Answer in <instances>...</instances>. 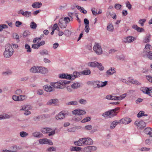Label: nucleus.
<instances>
[{
	"label": "nucleus",
	"mask_w": 152,
	"mask_h": 152,
	"mask_svg": "<svg viewBox=\"0 0 152 152\" xmlns=\"http://www.w3.org/2000/svg\"><path fill=\"white\" fill-rule=\"evenodd\" d=\"M80 72L75 71L71 75H68V74H60L59 75V77L60 78L74 80L76 78L80 77Z\"/></svg>",
	"instance_id": "obj_1"
},
{
	"label": "nucleus",
	"mask_w": 152,
	"mask_h": 152,
	"mask_svg": "<svg viewBox=\"0 0 152 152\" xmlns=\"http://www.w3.org/2000/svg\"><path fill=\"white\" fill-rule=\"evenodd\" d=\"M70 81H68L64 80L55 83H52L50 85L53 86L54 89V88L63 89L64 88L65 84L70 83Z\"/></svg>",
	"instance_id": "obj_2"
},
{
	"label": "nucleus",
	"mask_w": 152,
	"mask_h": 152,
	"mask_svg": "<svg viewBox=\"0 0 152 152\" xmlns=\"http://www.w3.org/2000/svg\"><path fill=\"white\" fill-rule=\"evenodd\" d=\"M13 50L11 45L7 44L5 47V51L4 53V55L5 57L9 58L13 54Z\"/></svg>",
	"instance_id": "obj_3"
},
{
	"label": "nucleus",
	"mask_w": 152,
	"mask_h": 152,
	"mask_svg": "<svg viewBox=\"0 0 152 152\" xmlns=\"http://www.w3.org/2000/svg\"><path fill=\"white\" fill-rule=\"evenodd\" d=\"M93 49L94 52L97 55H100L102 53V50L101 45L98 43H95Z\"/></svg>",
	"instance_id": "obj_4"
},
{
	"label": "nucleus",
	"mask_w": 152,
	"mask_h": 152,
	"mask_svg": "<svg viewBox=\"0 0 152 152\" xmlns=\"http://www.w3.org/2000/svg\"><path fill=\"white\" fill-rule=\"evenodd\" d=\"M97 148L95 146H88L83 148L81 152H91L95 151Z\"/></svg>",
	"instance_id": "obj_5"
},
{
	"label": "nucleus",
	"mask_w": 152,
	"mask_h": 152,
	"mask_svg": "<svg viewBox=\"0 0 152 152\" xmlns=\"http://www.w3.org/2000/svg\"><path fill=\"white\" fill-rule=\"evenodd\" d=\"M56 128L53 130L50 128L45 127L41 128V131L42 133H55L58 132V131H56Z\"/></svg>",
	"instance_id": "obj_6"
},
{
	"label": "nucleus",
	"mask_w": 152,
	"mask_h": 152,
	"mask_svg": "<svg viewBox=\"0 0 152 152\" xmlns=\"http://www.w3.org/2000/svg\"><path fill=\"white\" fill-rule=\"evenodd\" d=\"M39 143L41 144H49L50 145H53V142L51 140L47 138L40 139L39 140Z\"/></svg>",
	"instance_id": "obj_7"
},
{
	"label": "nucleus",
	"mask_w": 152,
	"mask_h": 152,
	"mask_svg": "<svg viewBox=\"0 0 152 152\" xmlns=\"http://www.w3.org/2000/svg\"><path fill=\"white\" fill-rule=\"evenodd\" d=\"M134 124L137 126L140 129L143 128L146 126V123L142 121H136L135 122Z\"/></svg>",
	"instance_id": "obj_8"
},
{
	"label": "nucleus",
	"mask_w": 152,
	"mask_h": 152,
	"mask_svg": "<svg viewBox=\"0 0 152 152\" xmlns=\"http://www.w3.org/2000/svg\"><path fill=\"white\" fill-rule=\"evenodd\" d=\"M86 112L85 111L82 110L76 109L72 112L74 115H83L85 114Z\"/></svg>",
	"instance_id": "obj_9"
},
{
	"label": "nucleus",
	"mask_w": 152,
	"mask_h": 152,
	"mask_svg": "<svg viewBox=\"0 0 152 152\" xmlns=\"http://www.w3.org/2000/svg\"><path fill=\"white\" fill-rule=\"evenodd\" d=\"M86 137L79 139L78 141L74 142V144L76 145L79 146L85 145V140Z\"/></svg>",
	"instance_id": "obj_10"
},
{
	"label": "nucleus",
	"mask_w": 152,
	"mask_h": 152,
	"mask_svg": "<svg viewBox=\"0 0 152 152\" xmlns=\"http://www.w3.org/2000/svg\"><path fill=\"white\" fill-rule=\"evenodd\" d=\"M66 115V114L65 113L61 112L58 115H56L55 118L57 120L63 119L65 118Z\"/></svg>",
	"instance_id": "obj_11"
},
{
	"label": "nucleus",
	"mask_w": 152,
	"mask_h": 152,
	"mask_svg": "<svg viewBox=\"0 0 152 152\" xmlns=\"http://www.w3.org/2000/svg\"><path fill=\"white\" fill-rule=\"evenodd\" d=\"M112 110H109L106 111L104 113L102 114V116L105 118H106L108 117L110 118H112L114 117L113 114L112 113Z\"/></svg>",
	"instance_id": "obj_12"
},
{
	"label": "nucleus",
	"mask_w": 152,
	"mask_h": 152,
	"mask_svg": "<svg viewBox=\"0 0 152 152\" xmlns=\"http://www.w3.org/2000/svg\"><path fill=\"white\" fill-rule=\"evenodd\" d=\"M58 25L61 28H64L66 27L67 24L64 21L62 18L59 20Z\"/></svg>",
	"instance_id": "obj_13"
},
{
	"label": "nucleus",
	"mask_w": 152,
	"mask_h": 152,
	"mask_svg": "<svg viewBox=\"0 0 152 152\" xmlns=\"http://www.w3.org/2000/svg\"><path fill=\"white\" fill-rule=\"evenodd\" d=\"M136 38L132 36H129L124 39V42L125 43H131L133 42Z\"/></svg>",
	"instance_id": "obj_14"
},
{
	"label": "nucleus",
	"mask_w": 152,
	"mask_h": 152,
	"mask_svg": "<svg viewBox=\"0 0 152 152\" xmlns=\"http://www.w3.org/2000/svg\"><path fill=\"white\" fill-rule=\"evenodd\" d=\"M48 70L47 68L43 67H39V72L42 74H45L48 73Z\"/></svg>",
	"instance_id": "obj_15"
},
{
	"label": "nucleus",
	"mask_w": 152,
	"mask_h": 152,
	"mask_svg": "<svg viewBox=\"0 0 152 152\" xmlns=\"http://www.w3.org/2000/svg\"><path fill=\"white\" fill-rule=\"evenodd\" d=\"M93 144V141L92 139L89 137H86L85 140V145H91Z\"/></svg>",
	"instance_id": "obj_16"
},
{
	"label": "nucleus",
	"mask_w": 152,
	"mask_h": 152,
	"mask_svg": "<svg viewBox=\"0 0 152 152\" xmlns=\"http://www.w3.org/2000/svg\"><path fill=\"white\" fill-rule=\"evenodd\" d=\"M51 85H47L44 86L45 89L47 92H50L54 90V88Z\"/></svg>",
	"instance_id": "obj_17"
},
{
	"label": "nucleus",
	"mask_w": 152,
	"mask_h": 152,
	"mask_svg": "<svg viewBox=\"0 0 152 152\" xmlns=\"http://www.w3.org/2000/svg\"><path fill=\"white\" fill-rule=\"evenodd\" d=\"M39 66H34L32 67L30 69L31 72L32 73L39 72Z\"/></svg>",
	"instance_id": "obj_18"
},
{
	"label": "nucleus",
	"mask_w": 152,
	"mask_h": 152,
	"mask_svg": "<svg viewBox=\"0 0 152 152\" xmlns=\"http://www.w3.org/2000/svg\"><path fill=\"white\" fill-rule=\"evenodd\" d=\"M58 101V99H51L47 102V104L50 105L53 104H54L57 103Z\"/></svg>",
	"instance_id": "obj_19"
},
{
	"label": "nucleus",
	"mask_w": 152,
	"mask_h": 152,
	"mask_svg": "<svg viewBox=\"0 0 152 152\" xmlns=\"http://www.w3.org/2000/svg\"><path fill=\"white\" fill-rule=\"evenodd\" d=\"M132 27L133 28L136 30L138 32H141L145 31L144 29L138 27L137 25H134Z\"/></svg>",
	"instance_id": "obj_20"
},
{
	"label": "nucleus",
	"mask_w": 152,
	"mask_h": 152,
	"mask_svg": "<svg viewBox=\"0 0 152 152\" xmlns=\"http://www.w3.org/2000/svg\"><path fill=\"white\" fill-rule=\"evenodd\" d=\"M42 5L41 2H35L32 5V7L34 8H40Z\"/></svg>",
	"instance_id": "obj_21"
},
{
	"label": "nucleus",
	"mask_w": 152,
	"mask_h": 152,
	"mask_svg": "<svg viewBox=\"0 0 152 152\" xmlns=\"http://www.w3.org/2000/svg\"><path fill=\"white\" fill-rule=\"evenodd\" d=\"M128 80L130 83L132 84H136L138 85H139L141 84V83L138 81L132 79L130 77L129 78Z\"/></svg>",
	"instance_id": "obj_22"
},
{
	"label": "nucleus",
	"mask_w": 152,
	"mask_h": 152,
	"mask_svg": "<svg viewBox=\"0 0 152 152\" xmlns=\"http://www.w3.org/2000/svg\"><path fill=\"white\" fill-rule=\"evenodd\" d=\"M115 72L114 70V68H111L107 70L106 72V74L107 75H112Z\"/></svg>",
	"instance_id": "obj_23"
},
{
	"label": "nucleus",
	"mask_w": 152,
	"mask_h": 152,
	"mask_svg": "<svg viewBox=\"0 0 152 152\" xmlns=\"http://www.w3.org/2000/svg\"><path fill=\"white\" fill-rule=\"evenodd\" d=\"M92 84L94 88H99L100 86V81H94L92 82Z\"/></svg>",
	"instance_id": "obj_24"
},
{
	"label": "nucleus",
	"mask_w": 152,
	"mask_h": 152,
	"mask_svg": "<svg viewBox=\"0 0 152 152\" xmlns=\"http://www.w3.org/2000/svg\"><path fill=\"white\" fill-rule=\"evenodd\" d=\"M12 73V71L10 69H7L6 71L2 73V75L4 76H7L11 75Z\"/></svg>",
	"instance_id": "obj_25"
},
{
	"label": "nucleus",
	"mask_w": 152,
	"mask_h": 152,
	"mask_svg": "<svg viewBox=\"0 0 152 152\" xmlns=\"http://www.w3.org/2000/svg\"><path fill=\"white\" fill-rule=\"evenodd\" d=\"M98 63L96 61L90 62L88 63V65L91 67H95L97 66Z\"/></svg>",
	"instance_id": "obj_26"
},
{
	"label": "nucleus",
	"mask_w": 152,
	"mask_h": 152,
	"mask_svg": "<svg viewBox=\"0 0 152 152\" xmlns=\"http://www.w3.org/2000/svg\"><path fill=\"white\" fill-rule=\"evenodd\" d=\"M76 7L81 12L84 14L87 13V11L85 10L83 7H81L78 5H76Z\"/></svg>",
	"instance_id": "obj_27"
},
{
	"label": "nucleus",
	"mask_w": 152,
	"mask_h": 152,
	"mask_svg": "<svg viewBox=\"0 0 152 152\" xmlns=\"http://www.w3.org/2000/svg\"><path fill=\"white\" fill-rule=\"evenodd\" d=\"M10 118V116L6 113H4L0 115V120L6 119H9Z\"/></svg>",
	"instance_id": "obj_28"
},
{
	"label": "nucleus",
	"mask_w": 152,
	"mask_h": 152,
	"mask_svg": "<svg viewBox=\"0 0 152 152\" xmlns=\"http://www.w3.org/2000/svg\"><path fill=\"white\" fill-rule=\"evenodd\" d=\"M149 88H147L145 87H143L141 88V90L144 93L148 94L149 93Z\"/></svg>",
	"instance_id": "obj_29"
},
{
	"label": "nucleus",
	"mask_w": 152,
	"mask_h": 152,
	"mask_svg": "<svg viewBox=\"0 0 152 152\" xmlns=\"http://www.w3.org/2000/svg\"><path fill=\"white\" fill-rule=\"evenodd\" d=\"M12 38L17 40V42H20V40L19 38V36L18 34L16 33H14L12 34Z\"/></svg>",
	"instance_id": "obj_30"
},
{
	"label": "nucleus",
	"mask_w": 152,
	"mask_h": 152,
	"mask_svg": "<svg viewBox=\"0 0 152 152\" xmlns=\"http://www.w3.org/2000/svg\"><path fill=\"white\" fill-rule=\"evenodd\" d=\"M151 47V46L149 44H147L145 46V48H144L143 50V53L146 54L147 53L149 52V50H147V49H150V48Z\"/></svg>",
	"instance_id": "obj_31"
},
{
	"label": "nucleus",
	"mask_w": 152,
	"mask_h": 152,
	"mask_svg": "<svg viewBox=\"0 0 152 152\" xmlns=\"http://www.w3.org/2000/svg\"><path fill=\"white\" fill-rule=\"evenodd\" d=\"M119 123L118 121H113L111 124L110 128L111 129H113L115 127L116 125Z\"/></svg>",
	"instance_id": "obj_32"
},
{
	"label": "nucleus",
	"mask_w": 152,
	"mask_h": 152,
	"mask_svg": "<svg viewBox=\"0 0 152 152\" xmlns=\"http://www.w3.org/2000/svg\"><path fill=\"white\" fill-rule=\"evenodd\" d=\"M78 102L76 101H71L68 102L66 103V104L67 105H78Z\"/></svg>",
	"instance_id": "obj_33"
},
{
	"label": "nucleus",
	"mask_w": 152,
	"mask_h": 152,
	"mask_svg": "<svg viewBox=\"0 0 152 152\" xmlns=\"http://www.w3.org/2000/svg\"><path fill=\"white\" fill-rule=\"evenodd\" d=\"M151 38V35L148 34L147 35L145 38L144 39L143 42L144 43H148L149 42Z\"/></svg>",
	"instance_id": "obj_34"
},
{
	"label": "nucleus",
	"mask_w": 152,
	"mask_h": 152,
	"mask_svg": "<svg viewBox=\"0 0 152 152\" xmlns=\"http://www.w3.org/2000/svg\"><path fill=\"white\" fill-rule=\"evenodd\" d=\"M39 53L42 56L48 55H49L48 51L46 49H44L41 50Z\"/></svg>",
	"instance_id": "obj_35"
},
{
	"label": "nucleus",
	"mask_w": 152,
	"mask_h": 152,
	"mask_svg": "<svg viewBox=\"0 0 152 152\" xmlns=\"http://www.w3.org/2000/svg\"><path fill=\"white\" fill-rule=\"evenodd\" d=\"M80 83L76 82L75 83L71 85V87L73 88H77L80 87Z\"/></svg>",
	"instance_id": "obj_36"
},
{
	"label": "nucleus",
	"mask_w": 152,
	"mask_h": 152,
	"mask_svg": "<svg viewBox=\"0 0 152 152\" xmlns=\"http://www.w3.org/2000/svg\"><path fill=\"white\" fill-rule=\"evenodd\" d=\"M31 13L30 12L26 11L24 12L23 16H25L26 18H29L31 17Z\"/></svg>",
	"instance_id": "obj_37"
},
{
	"label": "nucleus",
	"mask_w": 152,
	"mask_h": 152,
	"mask_svg": "<svg viewBox=\"0 0 152 152\" xmlns=\"http://www.w3.org/2000/svg\"><path fill=\"white\" fill-rule=\"evenodd\" d=\"M144 132L145 133H152V129L150 127H147L144 129Z\"/></svg>",
	"instance_id": "obj_38"
},
{
	"label": "nucleus",
	"mask_w": 152,
	"mask_h": 152,
	"mask_svg": "<svg viewBox=\"0 0 152 152\" xmlns=\"http://www.w3.org/2000/svg\"><path fill=\"white\" fill-rule=\"evenodd\" d=\"M119 109V107H116L114 109H112L110 110H112V113L113 114L114 116L116 115L118 112H117V111Z\"/></svg>",
	"instance_id": "obj_39"
},
{
	"label": "nucleus",
	"mask_w": 152,
	"mask_h": 152,
	"mask_svg": "<svg viewBox=\"0 0 152 152\" xmlns=\"http://www.w3.org/2000/svg\"><path fill=\"white\" fill-rule=\"evenodd\" d=\"M30 27L31 29H35L37 27V25L34 22H32L30 23Z\"/></svg>",
	"instance_id": "obj_40"
},
{
	"label": "nucleus",
	"mask_w": 152,
	"mask_h": 152,
	"mask_svg": "<svg viewBox=\"0 0 152 152\" xmlns=\"http://www.w3.org/2000/svg\"><path fill=\"white\" fill-rule=\"evenodd\" d=\"M82 149L80 147H72L71 148V151H80L82 150Z\"/></svg>",
	"instance_id": "obj_41"
},
{
	"label": "nucleus",
	"mask_w": 152,
	"mask_h": 152,
	"mask_svg": "<svg viewBox=\"0 0 152 152\" xmlns=\"http://www.w3.org/2000/svg\"><path fill=\"white\" fill-rule=\"evenodd\" d=\"M19 96V101H23L26 99L27 98V97L24 95H20Z\"/></svg>",
	"instance_id": "obj_42"
},
{
	"label": "nucleus",
	"mask_w": 152,
	"mask_h": 152,
	"mask_svg": "<svg viewBox=\"0 0 152 152\" xmlns=\"http://www.w3.org/2000/svg\"><path fill=\"white\" fill-rule=\"evenodd\" d=\"M91 72L90 70L87 69L86 70H83L82 72V74L85 75H88L91 74Z\"/></svg>",
	"instance_id": "obj_43"
},
{
	"label": "nucleus",
	"mask_w": 152,
	"mask_h": 152,
	"mask_svg": "<svg viewBox=\"0 0 152 152\" xmlns=\"http://www.w3.org/2000/svg\"><path fill=\"white\" fill-rule=\"evenodd\" d=\"M100 71H103L104 69V67L101 64L99 63H98V64L96 66Z\"/></svg>",
	"instance_id": "obj_44"
},
{
	"label": "nucleus",
	"mask_w": 152,
	"mask_h": 152,
	"mask_svg": "<svg viewBox=\"0 0 152 152\" xmlns=\"http://www.w3.org/2000/svg\"><path fill=\"white\" fill-rule=\"evenodd\" d=\"M116 58L120 60H124L125 58L124 56L123 55H117L116 56Z\"/></svg>",
	"instance_id": "obj_45"
},
{
	"label": "nucleus",
	"mask_w": 152,
	"mask_h": 152,
	"mask_svg": "<svg viewBox=\"0 0 152 152\" xmlns=\"http://www.w3.org/2000/svg\"><path fill=\"white\" fill-rule=\"evenodd\" d=\"M25 48L27 50V52L28 53L30 52L31 51V49L30 46L27 44H26L25 45Z\"/></svg>",
	"instance_id": "obj_46"
},
{
	"label": "nucleus",
	"mask_w": 152,
	"mask_h": 152,
	"mask_svg": "<svg viewBox=\"0 0 152 152\" xmlns=\"http://www.w3.org/2000/svg\"><path fill=\"white\" fill-rule=\"evenodd\" d=\"M79 102L82 104L85 105L87 103V101L86 99H81L79 101Z\"/></svg>",
	"instance_id": "obj_47"
},
{
	"label": "nucleus",
	"mask_w": 152,
	"mask_h": 152,
	"mask_svg": "<svg viewBox=\"0 0 152 152\" xmlns=\"http://www.w3.org/2000/svg\"><path fill=\"white\" fill-rule=\"evenodd\" d=\"M124 118V121H125V124H128L132 121V120L130 118Z\"/></svg>",
	"instance_id": "obj_48"
},
{
	"label": "nucleus",
	"mask_w": 152,
	"mask_h": 152,
	"mask_svg": "<svg viewBox=\"0 0 152 152\" xmlns=\"http://www.w3.org/2000/svg\"><path fill=\"white\" fill-rule=\"evenodd\" d=\"M113 27L112 24L108 25L107 27V29L109 31H113Z\"/></svg>",
	"instance_id": "obj_49"
},
{
	"label": "nucleus",
	"mask_w": 152,
	"mask_h": 152,
	"mask_svg": "<svg viewBox=\"0 0 152 152\" xmlns=\"http://www.w3.org/2000/svg\"><path fill=\"white\" fill-rule=\"evenodd\" d=\"M8 27V26L6 24H1L0 25V31H2L3 29L7 28Z\"/></svg>",
	"instance_id": "obj_50"
},
{
	"label": "nucleus",
	"mask_w": 152,
	"mask_h": 152,
	"mask_svg": "<svg viewBox=\"0 0 152 152\" xmlns=\"http://www.w3.org/2000/svg\"><path fill=\"white\" fill-rule=\"evenodd\" d=\"M146 20L145 19H140L139 20L138 23L140 24L141 26H144V23L146 22Z\"/></svg>",
	"instance_id": "obj_51"
},
{
	"label": "nucleus",
	"mask_w": 152,
	"mask_h": 152,
	"mask_svg": "<svg viewBox=\"0 0 152 152\" xmlns=\"http://www.w3.org/2000/svg\"><path fill=\"white\" fill-rule=\"evenodd\" d=\"M91 118L89 117H86V118L82 120L81 121V122L82 123H85L91 120Z\"/></svg>",
	"instance_id": "obj_52"
},
{
	"label": "nucleus",
	"mask_w": 152,
	"mask_h": 152,
	"mask_svg": "<svg viewBox=\"0 0 152 152\" xmlns=\"http://www.w3.org/2000/svg\"><path fill=\"white\" fill-rule=\"evenodd\" d=\"M64 34L66 37H69L71 33L68 30H66L64 31Z\"/></svg>",
	"instance_id": "obj_53"
},
{
	"label": "nucleus",
	"mask_w": 152,
	"mask_h": 152,
	"mask_svg": "<svg viewBox=\"0 0 152 152\" xmlns=\"http://www.w3.org/2000/svg\"><path fill=\"white\" fill-rule=\"evenodd\" d=\"M145 112L144 111H140L137 115V116L138 118L141 117L142 116H144Z\"/></svg>",
	"instance_id": "obj_54"
},
{
	"label": "nucleus",
	"mask_w": 152,
	"mask_h": 152,
	"mask_svg": "<svg viewBox=\"0 0 152 152\" xmlns=\"http://www.w3.org/2000/svg\"><path fill=\"white\" fill-rule=\"evenodd\" d=\"M100 86L101 87H102L106 86L107 84V81H105L103 82H102L100 81Z\"/></svg>",
	"instance_id": "obj_55"
},
{
	"label": "nucleus",
	"mask_w": 152,
	"mask_h": 152,
	"mask_svg": "<svg viewBox=\"0 0 152 152\" xmlns=\"http://www.w3.org/2000/svg\"><path fill=\"white\" fill-rule=\"evenodd\" d=\"M146 55L149 59L152 60V51L148 52Z\"/></svg>",
	"instance_id": "obj_56"
},
{
	"label": "nucleus",
	"mask_w": 152,
	"mask_h": 152,
	"mask_svg": "<svg viewBox=\"0 0 152 152\" xmlns=\"http://www.w3.org/2000/svg\"><path fill=\"white\" fill-rule=\"evenodd\" d=\"M122 7V5L119 4H115V5L114 7L117 10H119L121 9Z\"/></svg>",
	"instance_id": "obj_57"
},
{
	"label": "nucleus",
	"mask_w": 152,
	"mask_h": 152,
	"mask_svg": "<svg viewBox=\"0 0 152 152\" xmlns=\"http://www.w3.org/2000/svg\"><path fill=\"white\" fill-rule=\"evenodd\" d=\"M45 42L44 40L38 43V47H40L41 46L43 45H45Z\"/></svg>",
	"instance_id": "obj_58"
},
{
	"label": "nucleus",
	"mask_w": 152,
	"mask_h": 152,
	"mask_svg": "<svg viewBox=\"0 0 152 152\" xmlns=\"http://www.w3.org/2000/svg\"><path fill=\"white\" fill-rule=\"evenodd\" d=\"M12 99L15 101H19V96L16 95H13L12 96Z\"/></svg>",
	"instance_id": "obj_59"
},
{
	"label": "nucleus",
	"mask_w": 152,
	"mask_h": 152,
	"mask_svg": "<svg viewBox=\"0 0 152 152\" xmlns=\"http://www.w3.org/2000/svg\"><path fill=\"white\" fill-rule=\"evenodd\" d=\"M84 29L85 32L88 33L90 30L89 25H85Z\"/></svg>",
	"instance_id": "obj_60"
},
{
	"label": "nucleus",
	"mask_w": 152,
	"mask_h": 152,
	"mask_svg": "<svg viewBox=\"0 0 152 152\" xmlns=\"http://www.w3.org/2000/svg\"><path fill=\"white\" fill-rule=\"evenodd\" d=\"M33 136L37 137H40L42 136V134H33Z\"/></svg>",
	"instance_id": "obj_61"
},
{
	"label": "nucleus",
	"mask_w": 152,
	"mask_h": 152,
	"mask_svg": "<svg viewBox=\"0 0 152 152\" xmlns=\"http://www.w3.org/2000/svg\"><path fill=\"white\" fill-rule=\"evenodd\" d=\"M126 7H127L129 10H130L132 8V5L130 3L129 1H127V2L126 4Z\"/></svg>",
	"instance_id": "obj_62"
},
{
	"label": "nucleus",
	"mask_w": 152,
	"mask_h": 152,
	"mask_svg": "<svg viewBox=\"0 0 152 152\" xmlns=\"http://www.w3.org/2000/svg\"><path fill=\"white\" fill-rule=\"evenodd\" d=\"M5 37L2 35H0V43L3 42L5 39Z\"/></svg>",
	"instance_id": "obj_63"
},
{
	"label": "nucleus",
	"mask_w": 152,
	"mask_h": 152,
	"mask_svg": "<svg viewBox=\"0 0 152 152\" xmlns=\"http://www.w3.org/2000/svg\"><path fill=\"white\" fill-rule=\"evenodd\" d=\"M146 78L147 80L150 82L152 83V77L150 76H147Z\"/></svg>",
	"instance_id": "obj_64"
}]
</instances>
